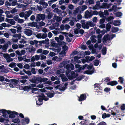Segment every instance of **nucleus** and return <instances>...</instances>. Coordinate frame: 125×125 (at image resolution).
I'll return each instance as SVG.
<instances>
[{
	"instance_id": "1",
	"label": "nucleus",
	"mask_w": 125,
	"mask_h": 125,
	"mask_svg": "<svg viewBox=\"0 0 125 125\" xmlns=\"http://www.w3.org/2000/svg\"><path fill=\"white\" fill-rule=\"evenodd\" d=\"M67 61H64L62 62L59 65L60 67H62L63 66L66 69V74L68 77V79L71 80L73 78L76 77L78 75V74L77 71L71 72L70 69V68L71 70H73L74 69L73 65L72 64H69Z\"/></svg>"
},
{
	"instance_id": "2",
	"label": "nucleus",
	"mask_w": 125,
	"mask_h": 125,
	"mask_svg": "<svg viewBox=\"0 0 125 125\" xmlns=\"http://www.w3.org/2000/svg\"><path fill=\"white\" fill-rule=\"evenodd\" d=\"M32 12L31 10H29L25 12L20 13L19 14V15L21 17H24L25 20H26L28 19V18L29 17Z\"/></svg>"
},
{
	"instance_id": "3",
	"label": "nucleus",
	"mask_w": 125,
	"mask_h": 125,
	"mask_svg": "<svg viewBox=\"0 0 125 125\" xmlns=\"http://www.w3.org/2000/svg\"><path fill=\"white\" fill-rule=\"evenodd\" d=\"M68 84L65 83L64 84H62L57 85L55 87V89L57 90L58 89L61 91H63L66 89L67 87Z\"/></svg>"
},
{
	"instance_id": "4",
	"label": "nucleus",
	"mask_w": 125,
	"mask_h": 125,
	"mask_svg": "<svg viewBox=\"0 0 125 125\" xmlns=\"http://www.w3.org/2000/svg\"><path fill=\"white\" fill-rule=\"evenodd\" d=\"M115 36V34H113L111 36L110 35L107 34L105 35L103 39V41L104 43H106L108 41L112 39Z\"/></svg>"
},
{
	"instance_id": "5",
	"label": "nucleus",
	"mask_w": 125,
	"mask_h": 125,
	"mask_svg": "<svg viewBox=\"0 0 125 125\" xmlns=\"http://www.w3.org/2000/svg\"><path fill=\"white\" fill-rule=\"evenodd\" d=\"M51 80L52 81H54L55 80L54 82H53L54 84H59L60 83V81L59 78L57 76L54 77L52 76L51 78Z\"/></svg>"
},
{
	"instance_id": "6",
	"label": "nucleus",
	"mask_w": 125,
	"mask_h": 125,
	"mask_svg": "<svg viewBox=\"0 0 125 125\" xmlns=\"http://www.w3.org/2000/svg\"><path fill=\"white\" fill-rule=\"evenodd\" d=\"M3 57L6 59L7 62L8 63H10V62L12 61L13 60V59L11 58V57L9 56V54H4Z\"/></svg>"
},
{
	"instance_id": "7",
	"label": "nucleus",
	"mask_w": 125,
	"mask_h": 125,
	"mask_svg": "<svg viewBox=\"0 0 125 125\" xmlns=\"http://www.w3.org/2000/svg\"><path fill=\"white\" fill-rule=\"evenodd\" d=\"M62 19V17L59 16H57L56 14H54L52 20V21L53 22L56 21V22H59Z\"/></svg>"
},
{
	"instance_id": "8",
	"label": "nucleus",
	"mask_w": 125,
	"mask_h": 125,
	"mask_svg": "<svg viewBox=\"0 0 125 125\" xmlns=\"http://www.w3.org/2000/svg\"><path fill=\"white\" fill-rule=\"evenodd\" d=\"M11 45V42L8 41L6 43H5L3 46H1L2 50L4 51H6L8 49L9 46Z\"/></svg>"
},
{
	"instance_id": "9",
	"label": "nucleus",
	"mask_w": 125,
	"mask_h": 125,
	"mask_svg": "<svg viewBox=\"0 0 125 125\" xmlns=\"http://www.w3.org/2000/svg\"><path fill=\"white\" fill-rule=\"evenodd\" d=\"M32 31L30 29H25L24 33L28 36H30L32 34Z\"/></svg>"
},
{
	"instance_id": "10",
	"label": "nucleus",
	"mask_w": 125,
	"mask_h": 125,
	"mask_svg": "<svg viewBox=\"0 0 125 125\" xmlns=\"http://www.w3.org/2000/svg\"><path fill=\"white\" fill-rule=\"evenodd\" d=\"M29 52H34L36 50V49L33 46L31 45L29 46L26 48Z\"/></svg>"
},
{
	"instance_id": "11",
	"label": "nucleus",
	"mask_w": 125,
	"mask_h": 125,
	"mask_svg": "<svg viewBox=\"0 0 125 125\" xmlns=\"http://www.w3.org/2000/svg\"><path fill=\"white\" fill-rule=\"evenodd\" d=\"M81 22L82 23V28L84 29H88L89 28L88 21L85 23L83 20H81Z\"/></svg>"
},
{
	"instance_id": "12",
	"label": "nucleus",
	"mask_w": 125,
	"mask_h": 125,
	"mask_svg": "<svg viewBox=\"0 0 125 125\" xmlns=\"http://www.w3.org/2000/svg\"><path fill=\"white\" fill-rule=\"evenodd\" d=\"M45 15L44 14H37L36 18L38 20H44L45 18Z\"/></svg>"
},
{
	"instance_id": "13",
	"label": "nucleus",
	"mask_w": 125,
	"mask_h": 125,
	"mask_svg": "<svg viewBox=\"0 0 125 125\" xmlns=\"http://www.w3.org/2000/svg\"><path fill=\"white\" fill-rule=\"evenodd\" d=\"M92 16V13L89 11L88 10H86L85 12L84 16L87 19L91 18Z\"/></svg>"
},
{
	"instance_id": "14",
	"label": "nucleus",
	"mask_w": 125,
	"mask_h": 125,
	"mask_svg": "<svg viewBox=\"0 0 125 125\" xmlns=\"http://www.w3.org/2000/svg\"><path fill=\"white\" fill-rule=\"evenodd\" d=\"M48 79L46 78H42V83L44 82L45 83L48 84L49 85H51L52 84V82L50 80L48 81Z\"/></svg>"
},
{
	"instance_id": "15",
	"label": "nucleus",
	"mask_w": 125,
	"mask_h": 125,
	"mask_svg": "<svg viewBox=\"0 0 125 125\" xmlns=\"http://www.w3.org/2000/svg\"><path fill=\"white\" fill-rule=\"evenodd\" d=\"M14 19L16 21H18L19 23H22L24 22V20L23 19H20L18 15H16L13 17Z\"/></svg>"
},
{
	"instance_id": "16",
	"label": "nucleus",
	"mask_w": 125,
	"mask_h": 125,
	"mask_svg": "<svg viewBox=\"0 0 125 125\" xmlns=\"http://www.w3.org/2000/svg\"><path fill=\"white\" fill-rule=\"evenodd\" d=\"M15 53L16 54L19 56H21L23 55H24L25 53V51L24 50H22L20 52L19 51L17 50L15 51Z\"/></svg>"
},
{
	"instance_id": "17",
	"label": "nucleus",
	"mask_w": 125,
	"mask_h": 125,
	"mask_svg": "<svg viewBox=\"0 0 125 125\" xmlns=\"http://www.w3.org/2000/svg\"><path fill=\"white\" fill-rule=\"evenodd\" d=\"M110 5L109 4L106 3H103L100 6L101 8H108Z\"/></svg>"
},
{
	"instance_id": "18",
	"label": "nucleus",
	"mask_w": 125,
	"mask_h": 125,
	"mask_svg": "<svg viewBox=\"0 0 125 125\" xmlns=\"http://www.w3.org/2000/svg\"><path fill=\"white\" fill-rule=\"evenodd\" d=\"M40 55H36L32 57L31 58V61L34 62L35 60L38 61L40 59Z\"/></svg>"
},
{
	"instance_id": "19",
	"label": "nucleus",
	"mask_w": 125,
	"mask_h": 125,
	"mask_svg": "<svg viewBox=\"0 0 125 125\" xmlns=\"http://www.w3.org/2000/svg\"><path fill=\"white\" fill-rule=\"evenodd\" d=\"M6 21L12 25H14L15 24V22L12 19H8L6 18Z\"/></svg>"
},
{
	"instance_id": "20",
	"label": "nucleus",
	"mask_w": 125,
	"mask_h": 125,
	"mask_svg": "<svg viewBox=\"0 0 125 125\" xmlns=\"http://www.w3.org/2000/svg\"><path fill=\"white\" fill-rule=\"evenodd\" d=\"M2 112L3 114V116L4 117H7V116H6L7 113L8 114H9L10 111H7L6 110H0V113Z\"/></svg>"
},
{
	"instance_id": "21",
	"label": "nucleus",
	"mask_w": 125,
	"mask_h": 125,
	"mask_svg": "<svg viewBox=\"0 0 125 125\" xmlns=\"http://www.w3.org/2000/svg\"><path fill=\"white\" fill-rule=\"evenodd\" d=\"M45 12H46L47 14V18L48 19H50L52 18V13L48 10V9H47L46 10Z\"/></svg>"
},
{
	"instance_id": "22",
	"label": "nucleus",
	"mask_w": 125,
	"mask_h": 125,
	"mask_svg": "<svg viewBox=\"0 0 125 125\" xmlns=\"http://www.w3.org/2000/svg\"><path fill=\"white\" fill-rule=\"evenodd\" d=\"M109 23L116 26H118L120 24V22L119 21H115L114 22L111 21L109 22Z\"/></svg>"
},
{
	"instance_id": "23",
	"label": "nucleus",
	"mask_w": 125,
	"mask_h": 125,
	"mask_svg": "<svg viewBox=\"0 0 125 125\" xmlns=\"http://www.w3.org/2000/svg\"><path fill=\"white\" fill-rule=\"evenodd\" d=\"M9 114H10L9 115V117L12 118L14 117H15L14 115H17V113L15 112H11L10 111Z\"/></svg>"
},
{
	"instance_id": "24",
	"label": "nucleus",
	"mask_w": 125,
	"mask_h": 125,
	"mask_svg": "<svg viewBox=\"0 0 125 125\" xmlns=\"http://www.w3.org/2000/svg\"><path fill=\"white\" fill-rule=\"evenodd\" d=\"M18 81L15 79H12L11 80V82L14 86L17 87V88L19 86L18 84Z\"/></svg>"
},
{
	"instance_id": "25",
	"label": "nucleus",
	"mask_w": 125,
	"mask_h": 125,
	"mask_svg": "<svg viewBox=\"0 0 125 125\" xmlns=\"http://www.w3.org/2000/svg\"><path fill=\"white\" fill-rule=\"evenodd\" d=\"M59 77H61L62 79V81H67L68 79L67 78L65 77V75L63 74H61L60 75V76H58Z\"/></svg>"
},
{
	"instance_id": "26",
	"label": "nucleus",
	"mask_w": 125,
	"mask_h": 125,
	"mask_svg": "<svg viewBox=\"0 0 125 125\" xmlns=\"http://www.w3.org/2000/svg\"><path fill=\"white\" fill-rule=\"evenodd\" d=\"M43 99L42 98H38V100L36 102V103L37 105H41L42 104V102Z\"/></svg>"
},
{
	"instance_id": "27",
	"label": "nucleus",
	"mask_w": 125,
	"mask_h": 125,
	"mask_svg": "<svg viewBox=\"0 0 125 125\" xmlns=\"http://www.w3.org/2000/svg\"><path fill=\"white\" fill-rule=\"evenodd\" d=\"M117 84V82L116 81H112L107 83L108 85H110L111 86H113Z\"/></svg>"
},
{
	"instance_id": "28",
	"label": "nucleus",
	"mask_w": 125,
	"mask_h": 125,
	"mask_svg": "<svg viewBox=\"0 0 125 125\" xmlns=\"http://www.w3.org/2000/svg\"><path fill=\"white\" fill-rule=\"evenodd\" d=\"M53 11L54 12H55L58 14H60L62 12L61 10H60L59 9L57 8H55L53 10Z\"/></svg>"
},
{
	"instance_id": "29",
	"label": "nucleus",
	"mask_w": 125,
	"mask_h": 125,
	"mask_svg": "<svg viewBox=\"0 0 125 125\" xmlns=\"http://www.w3.org/2000/svg\"><path fill=\"white\" fill-rule=\"evenodd\" d=\"M87 2L90 5L94 4L95 3V1L94 0H87Z\"/></svg>"
},
{
	"instance_id": "30",
	"label": "nucleus",
	"mask_w": 125,
	"mask_h": 125,
	"mask_svg": "<svg viewBox=\"0 0 125 125\" xmlns=\"http://www.w3.org/2000/svg\"><path fill=\"white\" fill-rule=\"evenodd\" d=\"M86 96L84 95L83 94L81 95V96L79 98V101H82L85 99Z\"/></svg>"
},
{
	"instance_id": "31",
	"label": "nucleus",
	"mask_w": 125,
	"mask_h": 125,
	"mask_svg": "<svg viewBox=\"0 0 125 125\" xmlns=\"http://www.w3.org/2000/svg\"><path fill=\"white\" fill-rule=\"evenodd\" d=\"M112 32L114 33H115L117 32L119 30V29L118 28L113 27L111 28Z\"/></svg>"
},
{
	"instance_id": "32",
	"label": "nucleus",
	"mask_w": 125,
	"mask_h": 125,
	"mask_svg": "<svg viewBox=\"0 0 125 125\" xmlns=\"http://www.w3.org/2000/svg\"><path fill=\"white\" fill-rule=\"evenodd\" d=\"M88 23L89 25V26L91 27H93L95 26L96 24L92 21H88Z\"/></svg>"
},
{
	"instance_id": "33",
	"label": "nucleus",
	"mask_w": 125,
	"mask_h": 125,
	"mask_svg": "<svg viewBox=\"0 0 125 125\" xmlns=\"http://www.w3.org/2000/svg\"><path fill=\"white\" fill-rule=\"evenodd\" d=\"M51 45L52 47H54L56 46V43L54 40H51Z\"/></svg>"
},
{
	"instance_id": "34",
	"label": "nucleus",
	"mask_w": 125,
	"mask_h": 125,
	"mask_svg": "<svg viewBox=\"0 0 125 125\" xmlns=\"http://www.w3.org/2000/svg\"><path fill=\"white\" fill-rule=\"evenodd\" d=\"M40 96L41 97V98H42L45 101H47L49 99L48 98L45 97L44 94L42 93L41 94V95H40Z\"/></svg>"
},
{
	"instance_id": "35",
	"label": "nucleus",
	"mask_w": 125,
	"mask_h": 125,
	"mask_svg": "<svg viewBox=\"0 0 125 125\" xmlns=\"http://www.w3.org/2000/svg\"><path fill=\"white\" fill-rule=\"evenodd\" d=\"M28 26L31 27H35L36 25V23L34 22H30L28 24Z\"/></svg>"
},
{
	"instance_id": "36",
	"label": "nucleus",
	"mask_w": 125,
	"mask_h": 125,
	"mask_svg": "<svg viewBox=\"0 0 125 125\" xmlns=\"http://www.w3.org/2000/svg\"><path fill=\"white\" fill-rule=\"evenodd\" d=\"M54 95V93H52L49 92L47 93V96L50 98H52V97Z\"/></svg>"
},
{
	"instance_id": "37",
	"label": "nucleus",
	"mask_w": 125,
	"mask_h": 125,
	"mask_svg": "<svg viewBox=\"0 0 125 125\" xmlns=\"http://www.w3.org/2000/svg\"><path fill=\"white\" fill-rule=\"evenodd\" d=\"M38 41L35 40H34L33 41H30V43L31 45H34L35 43H38Z\"/></svg>"
},
{
	"instance_id": "38",
	"label": "nucleus",
	"mask_w": 125,
	"mask_h": 125,
	"mask_svg": "<svg viewBox=\"0 0 125 125\" xmlns=\"http://www.w3.org/2000/svg\"><path fill=\"white\" fill-rule=\"evenodd\" d=\"M106 47H103L102 50V53L104 55L106 53Z\"/></svg>"
},
{
	"instance_id": "39",
	"label": "nucleus",
	"mask_w": 125,
	"mask_h": 125,
	"mask_svg": "<svg viewBox=\"0 0 125 125\" xmlns=\"http://www.w3.org/2000/svg\"><path fill=\"white\" fill-rule=\"evenodd\" d=\"M108 23L107 24L106 26V28L107 30L108 31H109L111 27V26L110 24V23Z\"/></svg>"
},
{
	"instance_id": "40",
	"label": "nucleus",
	"mask_w": 125,
	"mask_h": 125,
	"mask_svg": "<svg viewBox=\"0 0 125 125\" xmlns=\"http://www.w3.org/2000/svg\"><path fill=\"white\" fill-rule=\"evenodd\" d=\"M95 36H92L91 37L90 39L91 40L92 42H96V40L95 39Z\"/></svg>"
},
{
	"instance_id": "41",
	"label": "nucleus",
	"mask_w": 125,
	"mask_h": 125,
	"mask_svg": "<svg viewBox=\"0 0 125 125\" xmlns=\"http://www.w3.org/2000/svg\"><path fill=\"white\" fill-rule=\"evenodd\" d=\"M98 14L101 18H103L104 17V12L101 11L98 12Z\"/></svg>"
},
{
	"instance_id": "42",
	"label": "nucleus",
	"mask_w": 125,
	"mask_h": 125,
	"mask_svg": "<svg viewBox=\"0 0 125 125\" xmlns=\"http://www.w3.org/2000/svg\"><path fill=\"white\" fill-rule=\"evenodd\" d=\"M19 4L16 1H13L11 3V5L12 6H14L16 5H18Z\"/></svg>"
},
{
	"instance_id": "43",
	"label": "nucleus",
	"mask_w": 125,
	"mask_h": 125,
	"mask_svg": "<svg viewBox=\"0 0 125 125\" xmlns=\"http://www.w3.org/2000/svg\"><path fill=\"white\" fill-rule=\"evenodd\" d=\"M86 73L88 74H91L94 72V71L92 70H89L85 71Z\"/></svg>"
},
{
	"instance_id": "44",
	"label": "nucleus",
	"mask_w": 125,
	"mask_h": 125,
	"mask_svg": "<svg viewBox=\"0 0 125 125\" xmlns=\"http://www.w3.org/2000/svg\"><path fill=\"white\" fill-rule=\"evenodd\" d=\"M17 9L15 8H14L10 10L11 13L12 14H14L15 13L17 12Z\"/></svg>"
},
{
	"instance_id": "45",
	"label": "nucleus",
	"mask_w": 125,
	"mask_h": 125,
	"mask_svg": "<svg viewBox=\"0 0 125 125\" xmlns=\"http://www.w3.org/2000/svg\"><path fill=\"white\" fill-rule=\"evenodd\" d=\"M35 80L38 81H39L41 83H42V78L40 77H36L35 78Z\"/></svg>"
},
{
	"instance_id": "46",
	"label": "nucleus",
	"mask_w": 125,
	"mask_h": 125,
	"mask_svg": "<svg viewBox=\"0 0 125 125\" xmlns=\"http://www.w3.org/2000/svg\"><path fill=\"white\" fill-rule=\"evenodd\" d=\"M11 40L12 42L14 43H16L18 42V39L17 38H12Z\"/></svg>"
},
{
	"instance_id": "47",
	"label": "nucleus",
	"mask_w": 125,
	"mask_h": 125,
	"mask_svg": "<svg viewBox=\"0 0 125 125\" xmlns=\"http://www.w3.org/2000/svg\"><path fill=\"white\" fill-rule=\"evenodd\" d=\"M92 21L94 23H96L98 19L96 17H94L92 19Z\"/></svg>"
},
{
	"instance_id": "48",
	"label": "nucleus",
	"mask_w": 125,
	"mask_h": 125,
	"mask_svg": "<svg viewBox=\"0 0 125 125\" xmlns=\"http://www.w3.org/2000/svg\"><path fill=\"white\" fill-rule=\"evenodd\" d=\"M79 9L77 8L75 10H73V14L74 15H76L79 12Z\"/></svg>"
},
{
	"instance_id": "49",
	"label": "nucleus",
	"mask_w": 125,
	"mask_h": 125,
	"mask_svg": "<svg viewBox=\"0 0 125 125\" xmlns=\"http://www.w3.org/2000/svg\"><path fill=\"white\" fill-rule=\"evenodd\" d=\"M100 6H99L98 5L95 4L94 6L92 7V9L93 10H98Z\"/></svg>"
},
{
	"instance_id": "50",
	"label": "nucleus",
	"mask_w": 125,
	"mask_h": 125,
	"mask_svg": "<svg viewBox=\"0 0 125 125\" xmlns=\"http://www.w3.org/2000/svg\"><path fill=\"white\" fill-rule=\"evenodd\" d=\"M38 91V89L36 88H33L31 91L32 92V93H34L35 94H38V93L37 92H35V91Z\"/></svg>"
},
{
	"instance_id": "51",
	"label": "nucleus",
	"mask_w": 125,
	"mask_h": 125,
	"mask_svg": "<svg viewBox=\"0 0 125 125\" xmlns=\"http://www.w3.org/2000/svg\"><path fill=\"white\" fill-rule=\"evenodd\" d=\"M117 6L116 5H114L112 6V9L115 11H116L117 10Z\"/></svg>"
},
{
	"instance_id": "52",
	"label": "nucleus",
	"mask_w": 125,
	"mask_h": 125,
	"mask_svg": "<svg viewBox=\"0 0 125 125\" xmlns=\"http://www.w3.org/2000/svg\"><path fill=\"white\" fill-rule=\"evenodd\" d=\"M122 13L121 12H118L115 13L116 16L117 17H120L122 15Z\"/></svg>"
},
{
	"instance_id": "53",
	"label": "nucleus",
	"mask_w": 125,
	"mask_h": 125,
	"mask_svg": "<svg viewBox=\"0 0 125 125\" xmlns=\"http://www.w3.org/2000/svg\"><path fill=\"white\" fill-rule=\"evenodd\" d=\"M1 25L2 26V27H3L4 28L9 26V25H10V26H11L9 24H7L5 23H2L1 24Z\"/></svg>"
},
{
	"instance_id": "54",
	"label": "nucleus",
	"mask_w": 125,
	"mask_h": 125,
	"mask_svg": "<svg viewBox=\"0 0 125 125\" xmlns=\"http://www.w3.org/2000/svg\"><path fill=\"white\" fill-rule=\"evenodd\" d=\"M66 53L65 51H62L60 54V56H65Z\"/></svg>"
},
{
	"instance_id": "55",
	"label": "nucleus",
	"mask_w": 125,
	"mask_h": 125,
	"mask_svg": "<svg viewBox=\"0 0 125 125\" xmlns=\"http://www.w3.org/2000/svg\"><path fill=\"white\" fill-rule=\"evenodd\" d=\"M92 16L93 15H97L98 13V12L96 10H94L92 11Z\"/></svg>"
},
{
	"instance_id": "56",
	"label": "nucleus",
	"mask_w": 125,
	"mask_h": 125,
	"mask_svg": "<svg viewBox=\"0 0 125 125\" xmlns=\"http://www.w3.org/2000/svg\"><path fill=\"white\" fill-rule=\"evenodd\" d=\"M35 36L38 38H42V33H39L37 34H35Z\"/></svg>"
},
{
	"instance_id": "57",
	"label": "nucleus",
	"mask_w": 125,
	"mask_h": 125,
	"mask_svg": "<svg viewBox=\"0 0 125 125\" xmlns=\"http://www.w3.org/2000/svg\"><path fill=\"white\" fill-rule=\"evenodd\" d=\"M49 40L48 39H46L45 40L42 41V43H44L46 44L49 43Z\"/></svg>"
},
{
	"instance_id": "58",
	"label": "nucleus",
	"mask_w": 125,
	"mask_h": 125,
	"mask_svg": "<svg viewBox=\"0 0 125 125\" xmlns=\"http://www.w3.org/2000/svg\"><path fill=\"white\" fill-rule=\"evenodd\" d=\"M12 47L13 49H16L18 48V46L17 44H13L12 45Z\"/></svg>"
},
{
	"instance_id": "59",
	"label": "nucleus",
	"mask_w": 125,
	"mask_h": 125,
	"mask_svg": "<svg viewBox=\"0 0 125 125\" xmlns=\"http://www.w3.org/2000/svg\"><path fill=\"white\" fill-rule=\"evenodd\" d=\"M18 32L21 33V27L20 26L18 27L17 28Z\"/></svg>"
},
{
	"instance_id": "60",
	"label": "nucleus",
	"mask_w": 125,
	"mask_h": 125,
	"mask_svg": "<svg viewBox=\"0 0 125 125\" xmlns=\"http://www.w3.org/2000/svg\"><path fill=\"white\" fill-rule=\"evenodd\" d=\"M10 30L13 33L15 34L16 32L17 31L15 29H10Z\"/></svg>"
},
{
	"instance_id": "61",
	"label": "nucleus",
	"mask_w": 125,
	"mask_h": 125,
	"mask_svg": "<svg viewBox=\"0 0 125 125\" xmlns=\"http://www.w3.org/2000/svg\"><path fill=\"white\" fill-rule=\"evenodd\" d=\"M29 121V120L28 118H26L24 119V121H23V123L25 124H28Z\"/></svg>"
},
{
	"instance_id": "62",
	"label": "nucleus",
	"mask_w": 125,
	"mask_h": 125,
	"mask_svg": "<svg viewBox=\"0 0 125 125\" xmlns=\"http://www.w3.org/2000/svg\"><path fill=\"white\" fill-rule=\"evenodd\" d=\"M2 14H0V22H1L4 21V18L2 16Z\"/></svg>"
},
{
	"instance_id": "63",
	"label": "nucleus",
	"mask_w": 125,
	"mask_h": 125,
	"mask_svg": "<svg viewBox=\"0 0 125 125\" xmlns=\"http://www.w3.org/2000/svg\"><path fill=\"white\" fill-rule=\"evenodd\" d=\"M47 36V34L46 33H44L43 34H42V38L44 39L46 38Z\"/></svg>"
},
{
	"instance_id": "64",
	"label": "nucleus",
	"mask_w": 125,
	"mask_h": 125,
	"mask_svg": "<svg viewBox=\"0 0 125 125\" xmlns=\"http://www.w3.org/2000/svg\"><path fill=\"white\" fill-rule=\"evenodd\" d=\"M105 19L104 18H102L100 19L99 21V23L101 24H103L104 22Z\"/></svg>"
}]
</instances>
